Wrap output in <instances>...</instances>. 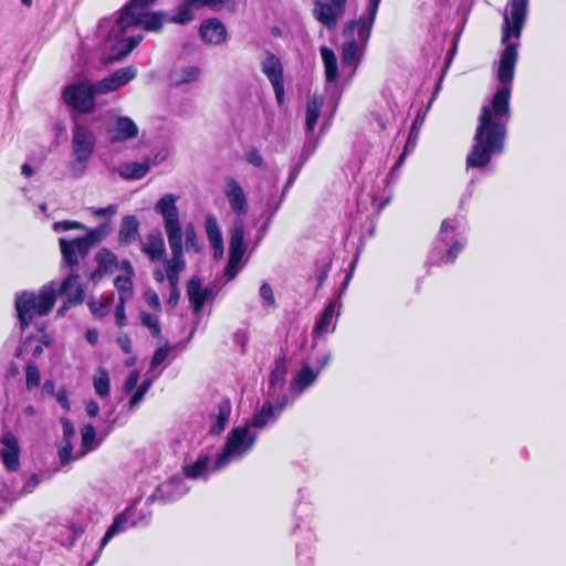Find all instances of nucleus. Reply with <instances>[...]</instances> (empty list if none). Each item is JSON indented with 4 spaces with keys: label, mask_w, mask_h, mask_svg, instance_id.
Listing matches in <instances>:
<instances>
[{
    "label": "nucleus",
    "mask_w": 566,
    "mask_h": 566,
    "mask_svg": "<svg viewBox=\"0 0 566 566\" xmlns=\"http://www.w3.org/2000/svg\"><path fill=\"white\" fill-rule=\"evenodd\" d=\"M528 6L530 0H509L504 10L501 28V43L504 48L496 70L499 86L489 103L481 108L473 144L465 159L467 171L479 169L490 172L492 158L504 151L507 124L511 119L512 84Z\"/></svg>",
    "instance_id": "1"
},
{
    "label": "nucleus",
    "mask_w": 566,
    "mask_h": 566,
    "mask_svg": "<svg viewBox=\"0 0 566 566\" xmlns=\"http://www.w3.org/2000/svg\"><path fill=\"white\" fill-rule=\"evenodd\" d=\"M155 1L132 0L115 19L104 18L99 21L97 33L104 38V48L109 60H122L142 42L143 35L134 32L137 27L143 25L151 32L161 29L164 13L148 12Z\"/></svg>",
    "instance_id": "2"
},
{
    "label": "nucleus",
    "mask_w": 566,
    "mask_h": 566,
    "mask_svg": "<svg viewBox=\"0 0 566 566\" xmlns=\"http://www.w3.org/2000/svg\"><path fill=\"white\" fill-rule=\"evenodd\" d=\"M178 200L179 196L167 193L163 196L154 207L155 212L163 218V224L171 251V258L164 260L166 276L170 289L178 287L179 274L186 268L182 249V227L179 209L177 207Z\"/></svg>",
    "instance_id": "3"
},
{
    "label": "nucleus",
    "mask_w": 566,
    "mask_h": 566,
    "mask_svg": "<svg viewBox=\"0 0 566 566\" xmlns=\"http://www.w3.org/2000/svg\"><path fill=\"white\" fill-rule=\"evenodd\" d=\"M380 1L369 0L367 12L358 20L347 21L344 25L343 35L346 38V41L342 48V63L343 67H352L350 76L354 75L365 52Z\"/></svg>",
    "instance_id": "4"
},
{
    "label": "nucleus",
    "mask_w": 566,
    "mask_h": 566,
    "mask_svg": "<svg viewBox=\"0 0 566 566\" xmlns=\"http://www.w3.org/2000/svg\"><path fill=\"white\" fill-rule=\"evenodd\" d=\"M465 220L463 217L444 219L441 223L438 238L428 255V265L453 263L464 249L467 239Z\"/></svg>",
    "instance_id": "5"
},
{
    "label": "nucleus",
    "mask_w": 566,
    "mask_h": 566,
    "mask_svg": "<svg viewBox=\"0 0 566 566\" xmlns=\"http://www.w3.org/2000/svg\"><path fill=\"white\" fill-rule=\"evenodd\" d=\"M108 233V226L103 224L86 234L77 238L59 239L62 261L61 268L67 269L70 272L78 273V271L86 266V258L95 245H97L104 237Z\"/></svg>",
    "instance_id": "6"
},
{
    "label": "nucleus",
    "mask_w": 566,
    "mask_h": 566,
    "mask_svg": "<svg viewBox=\"0 0 566 566\" xmlns=\"http://www.w3.org/2000/svg\"><path fill=\"white\" fill-rule=\"evenodd\" d=\"M56 301V282L51 281L43 285L39 293L24 291L15 297V310L20 327L24 331L35 316H45L53 308Z\"/></svg>",
    "instance_id": "7"
},
{
    "label": "nucleus",
    "mask_w": 566,
    "mask_h": 566,
    "mask_svg": "<svg viewBox=\"0 0 566 566\" xmlns=\"http://www.w3.org/2000/svg\"><path fill=\"white\" fill-rule=\"evenodd\" d=\"M258 436V431L245 424L234 427L227 436L222 452L214 459V469L223 470L230 463L242 460L252 451Z\"/></svg>",
    "instance_id": "8"
},
{
    "label": "nucleus",
    "mask_w": 566,
    "mask_h": 566,
    "mask_svg": "<svg viewBox=\"0 0 566 566\" xmlns=\"http://www.w3.org/2000/svg\"><path fill=\"white\" fill-rule=\"evenodd\" d=\"M95 145V134L85 125L76 124L72 136L74 161L71 165V170L74 177H80L85 172Z\"/></svg>",
    "instance_id": "9"
},
{
    "label": "nucleus",
    "mask_w": 566,
    "mask_h": 566,
    "mask_svg": "<svg viewBox=\"0 0 566 566\" xmlns=\"http://www.w3.org/2000/svg\"><path fill=\"white\" fill-rule=\"evenodd\" d=\"M134 507H126L125 511L118 513L114 517L112 525L107 528L103 538L101 539L97 553L95 554L94 558L88 563L87 566H92L97 560L101 552L113 537L126 532L132 527L147 525L150 521L151 512H139L138 518L134 517Z\"/></svg>",
    "instance_id": "10"
},
{
    "label": "nucleus",
    "mask_w": 566,
    "mask_h": 566,
    "mask_svg": "<svg viewBox=\"0 0 566 566\" xmlns=\"http://www.w3.org/2000/svg\"><path fill=\"white\" fill-rule=\"evenodd\" d=\"M95 92L94 83L90 81H82L76 84L67 86L63 92V99L65 104L72 106L80 113H90L95 107Z\"/></svg>",
    "instance_id": "11"
},
{
    "label": "nucleus",
    "mask_w": 566,
    "mask_h": 566,
    "mask_svg": "<svg viewBox=\"0 0 566 566\" xmlns=\"http://www.w3.org/2000/svg\"><path fill=\"white\" fill-rule=\"evenodd\" d=\"M57 295L65 298L57 310V316H64L71 307L82 304L85 298V289L80 283V273L70 272L60 284L56 283Z\"/></svg>",
    "instance_id": "12"
},
{
    "label": "nucleus",
    "mask_w": 566,
    "mask_h": 566,
    "mask_svg": "<svg viewBox=\"0 0 566 566\" xmlns=\"http://www.w3.org/2000/svg\"><path fill=\"white\" fill-rule=\"evenodd\" d=\"M261 71L270 81L279 105L284 103V74L281 59L272 52H266L261 61Z\"/></svg>",
    "instance_id": "13"
},
{
    "label": "nucleus",
    "mask_w": 566,
    "mask_h": 566,
    "mask_svg": "<svg viewBox=\"0 0 566 566\" xmlns=\"http://www.w3.org/2000/svg\"><path fill=\"white\" fill-rule=\"evenodd\" d=\"M107 135L111 143H123L137 137L138 126L127 116H117L107 125Z\"/></svg>",
    "instance_id": "14"
},
{
    "label": "nucleus",
    "mask_w": 566,
    "mask_h": 566,
    "mask_svg": "<svg viewBox=\"0 0 566 566\" xmlns=\"http://www.w3.org/2000/svg\"><path fill=\"white\" fill-rule=\"evenodd\" d=\"M340 306L339 296L328 302L313 328L314 340L335 331Z\"/></svg>",
    "instance_id": "15"
},
{
    "label": "nucleus",
    "mask_w": 566,
    "mask_h": 566,
    "mask_svg": "<svg viewBox=\"0 0 566 566\" xmlns=\"http://www.w3.org/2000/svg\"><path fill=\"white\" fill-rule=\"evenodd\" d=\"M136 76V69L134 66H126L119 69L101 81L94 83L95 92L99 94H107L126 85Z\"/></svg>",
    "instance_id": "16"
},
{
    "label": "nucleus",
    "mask_w": 566,
    "mask_h": 566,
    "mask_svg": "<svg viewBox=\"0 0 566 566\" xmlns=\"http://www.w3.org/2000/svg\"><path fill=\"white\" fill-rule=\"evenodd\" d=\"M189 491L184 480L179 476H172L168 481L158 485L148 501L160 500L163 502H172L184 496Z\"/></svg>",
    "instance_id": "17"
},
{
    "label": "nucleus",
    "mask_w": 566,
    "mask_h": 566,
    "mask_svg": "<svg viewBox=\"0 0 566 566\" xmlns=\"http://www.w3.org/2000/svg\"><path fill=\"white\" fill-rule=\"evenodd\" d=\"M0 457L9 471H15L20 465V448L18 439L11 432H4L1 437Z\"/></svg>",
    "instance_id": "18"
},
{
    "label": "nucleus",
    "mask_w": 566,
    "mask_h": 566,
    "mask_svg": "<svg viewBox=\"0 0 566 566\" xmlns=\"http://www.w3.org/2000/svg\"><path fill=\"white\" fill-rule=\"evenodd\" d=\"M319 370H314L308 364H304L293 376L290 382V394L293 398L301 396L307 388L317 380Z\"/></svg>",
    "instance_id": "19"
},
{
    "label": "nucleus",
    "mask_w": 566,
    "mask_h": 566,
    "mask_svg": "<svg viewBox=\"0 0 566 566\" xmlns=\"http://www.w3.org/2000/svg\"><path fill=\"white\" fill-rule=\"evenodd\" d=\"M140 250L147 255L150 262H159L166 259V245L164 238L159 231L149 233L140 241Z\"/></svg>",
    "instance_id": "20"
},
{
    "label": "nucleus",
    "mask_w": 566,
    "mask_h": 566,
    "mask_svg": "<svg viewBox=\"0 0 566 566\" xmlns=\"http://www.w3.org/2000/svg\"><path fill=\"white\" fill-rule=\"evenodd\" d=\"M226 184L224 195L231 209L239 216L245 214L248 212V201L242 187L232 177L227 178Z\"/></svg>",
    "instance_id": "21"
},
{
    "label": "nucleus",
    "mask_w": 566,
    "mask_h": 566,
    "mask_svg": "<svg viewBox=\"0 0 566 566\" xmlns=\"http://www.w3.org/2000/svg\"><path fill=\"white\" fill-rule=\"evenodd\" d=\"M218 471L214 469V460L209 454H200L196 461L184 465L185 475L192 480L207 479Z\"/></svg>",
    "instance_id": "22"
},
{
    "label": "nucleus",
    "mask_w": 566,
    "mask_h": 566,
    "mask_svg": "<svg viewBox=\"0 0 566 566\" xmlns=\"http://www.w3.org/2000/svg\"><path fill=\"white\" fill-rule=\"evenodd\" d=\"M200 36L207 44L220 45L227 40V29L219 19L211 18L201 24Z\"/></svg>",
    "instance_id": "23"
},
{
    "label": "nucleus",
    "mask_w": 566,
    "mask_h": 566,
    "mask_svg": "<svg viewBox=\"0 0 566 566\" xmlns=\"http://www.w3.org/2000/svg\"><path fill=\"white\" fill-rule=\"evenodd\" d=\"M345 7H337L332 3L316 1L314 4V17L328 29H334L337 20L343 17Z\"/></svg>",
    "instance_id": "24"
},
{
    "label": "nucleus",
    "mask_w": 566,
    "mask_h": 566,
    "mask_svg": "<svg viewBox=\"0 0 566 566\" xmlns=\"http://www.w3.org/2000/svg\"><path fill=\"white\" fill-rule=\"evenodd\" d=\"M281 413L282 411H277V409L272 407L270 402H263L261 409L253 415L251 420L247 422L245 426L250 427L251 430L259 432V430L274 424Z\"/></svg>",
    "instance_id": "25"
},
{
    "label": "nucleus",
    "mask_w": 566,
    "mask_h": 566,
    "mask_svg": "<svg viewBox=\"0 0 566 566\" xmlns=\"http://www.w3.org/2000/svg\"><path fill=\"white\" fill-rule=\"evenodd\" d=\"M96 262L97 268L94 271L84 272L94 283L98 282L106 272L116 268L117 258L112 251L104 249L96 254Z\"/></svg>",
    "instance_id": "26"
},
{
    "label": "nucleus",
    "mask_w": 566,
    "mask_h": 566,
    "mask_svg": "<svg viewBox=\"0 0 566 566\" xmlns=\"http://www.w3.org/2000/svg\"><path fill=\"white\" fill-rule=\"evenodd\" d=\"M139 238V221L135 216H125L122 219L118 242L120 245H129Z\"/></svg>",
    "instance_id": "27"
},
{
    "label": "nucleus",
    "mask_w": 566,
    "mask_h": 566,
    "mask_svg": "<svg viewBox=\"0 0 566 566\" xmlns=\"http://www.w3.org/2000/svg\"><path fill=\"white\" fill-rule=\"evenodd\" d=\"M230 415L231 402L229 399H222L220 402H218L214 411L211 415L210 432L213 434L221 433L229 422Z\"/></svg>",
    "instance_id": "28"
},
{
    "label": "nucleus",
    "mask_w": 566,
    "mask_h": 566,
    "mask_svg": "<svg viewBox=\"0 0 566 566\" xmlns=\"http://www.w3.org/2000/svg\"><path fill=\"white\" fill-rule=\"evenodd\" d=\"M244 223L241 219L237 220L231 230L229 255L243 258L245 253Z\"/></svg>",
    "instance_id": "29"
},
{
    "label": "nucleus",
    "mask_w": 566,
    "mask_h": 566,
    "mask_svg": "<svg viewBox=\"0 0 566 566\" xmlns=\"http://www.w3.org/2000/svg\"><path fill=\"white\" fill-rule=\"evenodd\" d=\"M201 75V69L196 65L184 66L175 69L170 72V82L176 85L190 84L199 80Z\"/></svg>",
    "instance_id": "30"
},
{
    "label": "nucleus",
    "mask_w": 566,
    "mask_h": 566,
    "mask_svg": "<svg viewBox=\"0 0 566 566\" xmlns=\"http://www.w3.org/2000/svg\"><path fill=\"white\" fill-rule=\"evenodd\" d=\"M187 292L195 312H200L208 297V291L202 289L201 281L197 276H193L189 280Z\"/></svg>",
    "instance_id": "31"
},
{
    "label": "nucleus",
    "mask_w": 566,
    "mask_h": 566,
    "mask_svg": "<svg viewBox=\"0 0 566 566\" xmlns=\"http://www.w3.org/2000/svg\"><path fill=\"white\" fill-rule=\"evenodd\" d=\"M264 402H270L277 411H283L290 402L285 385H269Z\"/></svg>",
    "instance_id": "32"
},
{
    "label": "nucleus",
    "mask_w": 566,
    "mask_h": 566,
    "mask_svg": "<svg viewBox=\"0 0 566 566\" xmlns=\"http://www.w3.org/2000/svg\"><path fill=\"white\" fill-rule=\"evenodd\" d=\"M321 56L324 63L325 76L327 83H336L338 80V66H337V57L334 51L327 46H322L319 49Z\"/></svg>",
    "instance_id": "33"
},
{
    "label": "nucleus",
    "mask_w": 566,
    "mask_h": 566,
    "mask_svg": "<svg viewBox=\"0 0 566 566\" xmlns=\"http://www.w3.org/2000/svg\"><path fill=\"white\" fill-rule=\"evenodd\" d=\"M148 161L144 163H126L118 168V174L124 179L138 180L149 171Z\"/></svg>",
    "instance_id": "34"
},
{
    "label": "nucleus",
    "mask_w": 566,
    "mask_h": 566,
    "mask_svg": "<svg viewBox=\"0 0 566 566\" xmlns=\"http://www.w3.org/2000/svg\"><path fill=\"white\" fill-rule=\"evenodd\" d=\"M98 446L96 441V431L92 424H85L81 429V452L74 455V459H80L86 453L93 451Z\"/></svg>",
    "instance_id": "35"
},
{
    "label": "nucleus",
    "mask_w": 566,
    "mask_h": 566,
    "mask_svg": "<svg viewBox=\"0 0 566 566\" xmlns=\"http://www.w3.org/2000/svg\"><path fill=\"white\" fill-rule=\"evenodd\" d=\"M323 102L319 97L313 96L310 98L306 106V132L312 134L316 126L317 119L319 117L321 108Z\"/></svg>",
    "instance_id": "36"
},
{
    "label": "nucleus",
    "mask_w": 566,
    "mask_h": 566,
    "mask_svg": "<svg viewBox=\"0 0 566 566\" xmlns=\"http://www.w3.org/2000/svg\"><path fill=\"white\" fill-rule=\"evenodd\" d=\"M113 298V295L101 298L91 297L87 306L94 316L101 318L109 313Z\"/></svg>",
    "instance_id": "37"
},
{
    "label": "nucleus",
    "mask_w": 566,
    "mask_h": 566,
    "mask_svg": "<svg viewBox=\"0 0 566 566\" xmlns=\"http://www.w3.org/2000/svg\"><path fill=\"white\" fill-rule=\"evenodd\" d=\"M93 386L95 392L101 397L105 398L109 395L111 384L109 375L106 369L99 368L93 377Z\"/></svg>",
    "instance_id": "38"
},
{
    "label": "nucleus",
    "mask_w": 566,
    "mask_h": 566,
    "mask_svg": "<svg viewBox=\"0 0 566 566\" xmlns=\"http://www.w3.org/2000/svg\"><path fill=\"white\" fill-rule=\"evenodd\" d=\"M287 374V364L284 356L275 359L274 367L271 371L269 385H285Z\"/></svg>",
    "instance_id": "39"
},
{
    "label": "nucleus",
    "mask_w": 566,
    "mask_h": 566,
    "mask_svg": "<svg viewBox=\"0 0 566 566\" xmlns=\"http://www.w3.org/2000/svg\"><path fill=\"white\" fill-rule=\"evenodd\" d=\"M129 274L118 275L115 279V286L118 291V301H128L133 295V282Z\"/></svg>",
    "instance_id": "40"
},
{
    "label": "nucleus",
    "mask_w": 566,
    "mask_h": 566,
    "mask_svg": "<svg viewBox=\"0 0 566 566\" xmlns=\"http://www.w3.org/2000/svg\"><path fill=\"white\" fill-rule=\"evenodd\" d=\"M49 345H50V343L48 340V336H45V335L42 337L41 340H36L32 337H29L24 340L23 345L17 352V356H21L22 352L31 349L33 357H38L42 354L43 346H49Z\"/></svg>",
    "instance_id": "41"
},
{
    "label": "nucleus",
    "mask_w": 566,
    "mask_h": 566,
    "mask_svg": "<svg viewBox=\"0 0 566 566\" xmlns=\"http://www.w3.org/2000/svg\"><path fill=\"white\" fill-rule=\"evenodd\" d=\"M205 229H206L207 238L209 240L210 245L223 241L222 233H221V230L219 228L216 217L209 214L206 218Z\"/></svg>",
    "instance_id": "42"
},
{
    "label": "nucleus",
    "mask_w": 566,
    "mask_h": 566,
    "mask_svg": "<svg viewBox=\"0 0 566 566\" xmlns=\"http://www.w3.org/2000/svg\"><path fill=\"white\" fill-rule=\"evenodd\" d=\"M185 238V245L187 251L198 252L200 250L197 232L192 223H187L182 230V239Z\"/></svg>",
    "instance_id": "43"
},
{
    "label": "nucleus",
    "mask_w": 566,
    "mask_h": 566,
    "mask_svg": "<svg viewBox=\"0 0 566 566\" xmlns=\"http://www.w3.org/2000/svg\"><path fill=\"white\" fill-rule=\"evenodd\" d=\"M66 531V536L60 538V542L63 546H72L75 541L84 533V527L82 525H64L62 526Z\"/></svg>",
    "instance_id": "44"
},
{
    "label": "nucleus",
    "mask_w": 566,
    "mask_h": 566,
    "mask_svg": "<svg viewBox=\"0 0 566 566\" xmlns=\"http://www.w3.org/2000/svg\"><path fill=\"white\" fill-rule=\"evenodd\" d=\"M25 376H27L25 385L29 390H33L39 387L40 379H41L40 371H39L38 366L34 363L29 361L27 364Z\"/></svg>",
    "instance_id": "45"
},
{
    "label": "nucleus",
    "mask_w": 566,
    "mask_h": 566,
    "mask_svg": "<svg viewBox=\"0 0 566 566\" xmlns=\"http://www.w3.org/2000/svg\"><path fill=\"white\" fill-rule=\"evenodd\" d=\"M331 264H332V261H331L329 256H326L322 261L317 262L316 271H315V276L317 280V289H319L323 285L324 281L328 276V273L331 271Z\"/></svg>",
    "instance_id": "46"
},
{
    "label": "nucleus",
    "mask_w": 566,
    "mask_h": 566,
    "mask_svg": "<svg viewBox=\"0 0 566 566\" xmlns=\"http://www.w3.org/2000/svg\"><path fill=\"white\" fill-rule=\"evenodd\" d=\"M153 381L150 379L144 380L136 391L133 394L129 400V408L135 409L144 399L146 392L151 387Z\"/></svg>",
    "instance_id": "47"
},
{
    "label": "nucleus",
    "mask_w": 566,
    "mask_h": 566,
    "mask_svg": "<svg viewBox=\"0 0 566 566\" xmlns=\"http://www.w3.org/2000/svg\"><path fill=\"white\" fill-rule=\"evenodd\" d=\"M142 324L146 326L154 337L160 335L161 328L159 319L156 315L149 313H142Z\"/></svg>",
    "instance_id": "48"
},
{
    "label": "nucleus",
    "mask_w": 566,
    "mask_h": 566,
    "mask_svg": "<svg viewBox=\"0 0 566 566\" xmlns=\"http://www.w3.org/2000/svg\"><path fill=\"white\" fill-rule=\"evenodd\" d=\"M260 297L262 300L264 307H272L274 308L276 306V301L274 297L273 290L271 285L266 282H264L260 287Z\"/></svg>",
    "instance_id": "49"
},
{
    "label": "nucleus",
    "mask_w": 566,
    "mask_h": 566,
    "mask_svg": "<svg viewBox=\"0 0 566 566\" xmlns=\"http://www.w3.org/2000/svg\"><path fill=\"white\" fill-rule=\"evenodd\" d=\"M72 229H85V227L77 221L63 220L53 223V230L55 232H64Z\"/></svg>",
    "instance_id": "50"
},
{
    "label": "nucleus",
    "mask_w": 566,
    "mask_h": 566,
    "mask_svg": "<svg viewBox=\"0 0 566 566\" xmlns=\"http://www.w3.org/2000/svg\"><path fill=\"white\" fill-rule=\"evenodd\" d=\"M169 350H170V348L167 345L157 348L151 358V363H150L151 368H156L161 363H164L169 354Z\"/></svg>",
    "instance_id": "51"
},
{
    "label": "nucleus",
    "mask_w": 566,
    "mask_h": 566,
    "mask_svg": "<svg viewBox=\"0 0 566 566\" xmlns=\"http://www.w3.org/2000/svg\"><path fill=\"white\" fill-rule=\"evenodd\" d=\"M72 442H64V446H62L59 450V458L62 465L67 464L71 460H75L74 455L72 457Z\"/></svg>",
    "instance_id": "52"
},
{
    "label": "nucleus",
    "mask_w": 566,
    "mask_h": 566,
    "mask_svg": "<svg viewBox=\"0 0 566 566\" xmlns=\"http://www.w3.org/2000/svg\"><path fill=\"white\" fill-rule=\"evenodd\" d=\"M245 159L249 164L253 165L254 167H262L264 163L262 155L256 148L249 149L245 153Z\"/></svg>",
    "instance_id": "53"
},
{
    "label": "nucleus",
    "mask_w": 566,
    "mask_h": 566,
    "mask_svg": "<svg viewBox=\"0 0 566 566\" xmlns=\"http://www.w3.org/2000/svg\"><path fill=\"white\" fill-rule=\"evenodd\" d=\"M241 260V258L229 255V260L226 266V274L229 279H233L238 274V266Z\"/></svg>",
    "instance_id": "54"
},
{
    "label": "nucleus",
    "mask_w": 566,
    "mask_h": 566,
    "mask_svg": "<svg viewBox=\"0 0 566 566\" xmlns=\"http://www.w3.org/2000/svg\"><path fill=\"white\" fill-rule=\"evenodd\" d=\"M62 428H63V438L64 442H71L72 438L75 434V429L73 423L67 418L61 419Z\"/></svg>",
    "instance_id": "55"
},
{
    "label": "nucleus",
    "mask_w": 566,
    "mask_h": 566,
    "mask_svg": "<svg viewBox=\"0 0 566 566\" xmlns=\"http://www.w3.org/2000/svg\"><path fill=\"white\" fill-rule=\"evenodd\" d=\"M138 380H139V373L137 370L130 371L125 381L124 391L126 394L132 392L137 387Z\"/></svg>",
    "instance_id": "56"
},
{
    "label": "nucleus",
    "mask_w": 566,
    "mask_h": 566,
    "mask_svg": "<svg viewBox=\"0 0 566 566\" xmlns=\"http://www.w3.org/2000/svg\"><path fill=\"white\" fill-rule=\"evenodd\" d=\"M127 301H118L116 306V324L118 327H124L126 325V315H125V303Z\"/></svg>",
    "instance_id": "57"
},
{
    "label": "nucleus",
    "mask_w": 566,
    "mask_h": 566,
    "mask_svg": "<svg viewBox=\"0 0 566 566\" xmlns=\"http://www.w3.org/2000/svg\"><path fill=\"white\" fill-rule=\"evenodd\" d=\"M145 301L147 302V304L156 310V311H160L161 310V304H160V301H159V297L157 295V293L153 292V291H149L145 294Z\"/></svg>",
    "instance_id": "58"
},
{
    "label": "nucleus",
    "mask_w": 566,
    "mask_h": 566,
    "mask_svg": "<svg viewBox=\"0 0 566 566\" xmlns=\"http://www.w3.org/2000/svg\"><path fill=\"white\" fill-rule=\"evenodd\" d=\"M284 197L285 196H283V193H282L281 197L276 201H274L273 199H269L268 200V202H266V211L269 212V220L279 210V208L281 207V203L284 200Z\"/></svg>",
    "instance_id": "59"
},
{
    "label": "nucleus",
    "mask_w": 566,
    "mask_h": 566,
    "mask_svg": "<svg viewBox=\"0 0 566 566\" xmlns=\"http://www.w3.org/2000/svg\"><path fill=\"white\" fill-rule=\"evenodd\" d=\"M55 398L63 409H65L66 411L70 410V400L67 391L64 388L57 390V392L55 394Z\"/></svg>",
    "instance_id": "60"
},
{
    "label": "nucleus",
    "mask_w": 566,
    "mask_h": 566,
    "mask_svg": "<svg viewBox=\"0 0 566 566\" xmlns=\"http://www.w3.org/2000/svg\"><path fill=\"white\" fill-rule=\"evenodd\" d=\"M117 344L122 348V350L126 354L132 353V342L127 335H122L117 338Z\"/></svg>",
    "instance_id": "61"
},
{
    "label": "nucleus",
    "mask_w": 566,
    "mask_h": 566,
    "mask_svg": "<svg viewBox=\"0 0 566 566\" xmlns=\"http://www.w3.org/2000/svg\"><path fill=\"white\" fill-rule=\"evenodd\" d=\"M390 198L379 199L376 195L371 197V203L377 213H379L384 207L389 202Z\"/></svg>",
    "instance_id": "62"
},
{
    "label": "nucleus",
    "mask_w": 566,
    "mask_h": 566,
    "mask_svg": "<svg viewBox=\"0 0 566 566\" xmlns=\"http://www.w3.org/2000/svg\"><path fill=\"white\" fill-rule=\"evenodd\" d=\"M117 207L114 205H109L105 208L94 209L93 213L97 217H106L116 213Z\"/></svg>",
    "instance_id": "63"
},
{
    "label": "nucleus",
    "mask_w": 566,
    "mask_h": 566,
    "mask_svg": "<svg viewBox=\"0 0 566 566\" xmlns=\"http://www.w3.org/2000/svg\"><path fill=\"white\" fill-rule=\"evenodd\" d=\"M85 410L90 417H96L99 411V406L95 400H90L85 405Z\"/></svg>",
    "instance_id": "64"
}]
</instances>
